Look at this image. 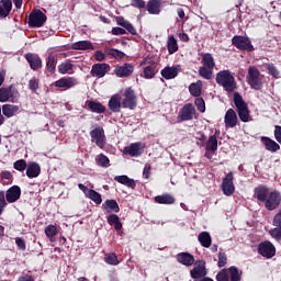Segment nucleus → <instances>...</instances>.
<instances>
[{
  "label": "nucleus",
  "instance_id": "f257e3e1",
  "mask_svg": "<svg viewBox=\"0 0 281 281\" xmlns=\"http://www.w3.org/2000/svg\"><path fill=\"white\" fill-rule=\"evenodd\" d=\"M255 199L260 203H265V207L268 212H273V210L280 207L281 192L278 190L269 191V187L261 186L255 188Z\"/></svg>",
  "mask_w": 281,
  "mask_h": 281
},
{
  "label": "nucleus",
  "instance_id": "f03ea898",
  "mask_svg": "<svg viewBox=\"0 0 281 281\" xmlns=\"http://www.w3.org/2000/svg\"><path fill=\"white\" fill-rule=\"evenodd\" d=\"M215 80L220 87H223V89L227 91V93H234L237 89L236 78H234V75H232V71L229 70L218 71Z\"/></svg>",
  "mask_w": 281,
  "mask_h": 281
},
{
  "label": "nucleus",
  "instance_id": "7ed1b4c3",
  "mask_svg": "<svg viewBox=\"0 0 281 281\" xmlns=\"http://www.w3.org/2000/svg\"><path fill=\"white\" fill-rule=\"evenodd\" d=\"M233 101L237 110L238 117L241 122H251V114L249 112V105H247V102L243 99V95L240 93L235 92L233 95Z\"/></svg>",
  "mask_w": 281,
  "mask_h": 281
},
{
  "label": "nucleus",
  "instance_id": "20e7f679",
  "mask_svg": "<svg viewBox=\"0 0 281 281\" xmlns=\"http://www.w3.org/2000/svg\"><path fill=\"white\" fill-rule=\"evenodd\" d=\"M265 78V75L260 74V70L256 68V66H250L248 68V75L246 77V80L250 88H252L255 91H260L262 87L265 86V82L262 81Z\"/></svg>",
  "mask_w": 281,
  "mask_h": 281
},
{
  "label": "nucleus",
  "instance_id": "39448f33",
  "mask_svg": "<svg viewBox=\"0 0 281 281\" xmlns=\"http://www.w3.org/2000/svg\"><path fill=\"white\" fill-rule=\"evenodd\" d=\"M132 7L138 10L146 8L148 14H160L161 13V0H149L146 4L144 0H132Z\"/></svg>",
  "mask_w": 281,
  "mask_h": 281
},
{
  "label": "nucleus",
  "instance_id": "423d86ee",
  "mask_svg": "<svg viewBox=\"0 0 281 281\" xmlns=\"http://www.w3.org/2000/svg\"><path fill=\"white\" fill-rule=\"evenodd\" d=\"M121 103L123 109H130V111H135V109H137V94H135L133 88L130 87L124 90Z\"/></svg>",
  "mask_w": 281,
  "mask_h": 281
},
{
  "label": "nucleus",
  "instance_id": "0eeeda50",
  "mask_svg": "<svg viewBox=\"0 0 281 281\" xmlns=\"http://www.w3.org/2000/svg\"><path fill=\"white\" fill-rule=\"evenodd\" d=\"M232 45L236 47V49H240V52H254V44H251V40L244 35H235L232 38Z\"/></svg>",
  "mask_w": 281,
  "mask_h": 281
},
{
  "label": "nucleus",
  "instance_id": "6e6552de",
  "mask_svg": "<svg viewBox=\"0 0 281 281\" xmlns=\"http://www.w3.org/2000/svg\"><path fill=\"white\" fill-rule=\"evenodd\" d=\"M194 115H196V108L192 103H186L179 111L177 121L181 122H190L194 120Z\"/></svg>",
  "mask_w": 281,
  "mask_h": 281
},
{
  "label": "nucleus",
  "instance_id": "1a4fd4ad",
  "mask_svg": "<svg viewBox=\"0 0 281 281\" xmlns=\"http://www.w3.org/2000/svg\"><path fill=\"white\" fill-rule=\"evenodd\" d=\"M47 22V15L40 9L33 10L29 15V27H43Z\"/></svg>",
  "mask_w": 281,
  "mask_h": 281
},
{
  "label": "nucleus",
  "instance_id": "9d476101",
  "mask_svg": "<svg viewBox=\"0 0 281 281\" xmlns=\"http://www.w3.org/2000/svg\"><path fill=\"white\" fill-rule=\"evenodd\" d=\"M13 3L18 10L23 7V0H13ZM12 12V0H0V19H7Z\"/></svg>",
  "mask_w": 281,
  "mask_h": 281
},
{
  "label": "nucleus",
  "instance_id": "9b49d317",
  "mask_svg": "<svg viewBox=\"0 0 281 281\" xmlns=\"http://www.w3.org/2000/svg\"><path fill=\"white\" fill-rule=\"evenodd\" d=\"M91 142L98 146V148H104L106 146V135L104 134V127L98 126L90 131Z\"/></svg>",
  "mask_w": 281,
  "mask_h": 281
},
{
  "label": "nucleus",
  "instance_id": "f8f14e48",
  "mask_svg": "<svg viewBox=\"0 0 281 281\" xmlns=\"http://www.w3.org/2000/svg\"><path fill=\"white\" fill-rule=\"evenodd\" d=\"M257 251L262 258L271 259L276 256V246L271 241L265 240L258 245Z\"/></svg>",
  "mask_w": 281,
  "mask_h": 281
},
{
  "label": "nucleus",
  "instance_id": "ddd939ff",
  "mask_svg": "<svg viewBox=\"0 0 281 281\" xmlns=\"http://www.w3.org/2000/svg\"><path fill=\"white\" fill-rule=\"evenodd\" d=\"M221 188L225 196H232V194H234V192L236 191V187H234V172L229 171L225 175L222 180Z\"/></svg>",
  "mask_w": 281,
  "mask_h": 281
},
{
  "label": "nucleus",
  "instance_id": "4468645a",
  "mask_svg": "<svg viewBox=\"0 0 281 281\" xmlns=\"http://www.w3.org/2000/svg\"><path fill=\"white\" fill-rule=\"evenodd\" d=\"M193 269L190 270V276L192 280H201L207 276V268H205V260L194 261Z\"/></svg>",
  "mask_w": 281,
  "mask_h": 281
},
{
  "label": "nucleus",
  "instance_id": "2eb2a0df",
  "mask_svg": "<svg viewBox=\"0 0 281 281\" xmlns=\"http://www.w3.org/2000/svg\"><path fill=\"white\" fill-rule=\"evenodd\" d=\"M135 71V66L133 64L125 63L123 65H116L114 74L117 78H131Z\"/></svg>",
  "mask_w": 281,
  "mask_h": 281
},
{
  "label": "nucleus",
  "instance_id": "dca6fc26",
  "mask_svg": "<svg viewBox=\"0 0 281 281\" xmlns=\"http://www.w3.org/2000/svg\"><path fill=\"white\" fill-rule=\"evenodd\" d=\"M19 93L14 86H9L5 88H0V102H16V95Z\"/></svg>",
  "mask_w": 281,
  "mask_h": 281
},
{
  "label": "nucleus",
  "instance_id": "f3484780",
  "mask_svg": "<svg viewBox=\"0 0 281 281\" xmlns=\"http://www.w3.org/2000/svg\"><path fill=\"white\" fill-rule=\"evenodd\" d=\"M111 71V65L103 63V64H94L91 68V77L92 78H104L106 74Z\"/></svg>",
  "mask_w": 281,
  "mask_h": 281
},
{
  "label": "nucleus",
  "instance_id": "a211bd4d",
  "mask_svg": "<svg viewBox=\"0 0 281 281\" xmlns=\"http://www.w3.org/2000/svg\"><path fill=\"white\" fill-rule=\"evenodd\" d=\"M272 225L274 228L269 231L270 236H272L274 240H281V210L274 215Z\"/></svg>",
  "mask_w": 281,
  "mask_h": 281
},
{
  "label": "nucleus",
  "instance_id": "6ab92c4d",
  "mask_svg": "<svg viewBox=\"0 0 281 281\" xmlns=\"http://www.w3.org/2000/svg\"><path fill=\"white\" fill-rule=\"evenodd\" d=\"M24 57L33 71H38V69L43 67V60L41 59V56L34 53H27L24 55Z\"/></svg>",
  "mask_w": 281,
  "mask_h": 281
},
{
  "label": "nucleus",
  "instance_id": "aec40b11",
  "mask_svg": "<svg viewBox=\"0 0 281 281\" xmlns=\"http://www.w3.org/2000/svg\"><path fill=\"white\" fill-rule=\"evenodd\" d=\"M224 124L226 128H235L238 125V115L234 109H228L224 116Z\"/></svg>",
  "mask_w": 281,
  "mask_h": 281
},
{
  "label": "nucleus",
  "instance_id": "412c9836",
  "mask_svg": "<svg viewBox=\"0 0 281 281\" xmlns=\"http://www.w3.org/2000/svg\"><path fill=\"white\" fill-rule=\"evenodd\" d=\"M7 202L9 203H16L19 199H21V187L19 186H12L7 190L4 193Z\"/></svg>",
  "mask_w": 281,
  "mask_h": 281
},
{
  "label": "nucleus",
  "instance_id": "4be33fe9",
  "mask_svg": "<svg viewBox=\"0 0 281 281\" xmlns=\"http://www.w3.org/2000/svg\"><path fill=\"white\" fill-rule=\"evenodd\" d=\"M176 260L184 267H192L195 262L194 255L190 252H179L176 255Z\"/></svg>",
  "mask_w": 281,
  "mask_h": 281
},
{
  "label": "nucleus",
  "instance_id": "5701e85b",
  "mask_svg": "<svg viewBox=\"0 0 281 281\" xmlns=\"http://www.w3.org/2000/svg\"><path fill=\"white\" fill-rule=\"evenodd\" d=\"M124 155H130V157H139L144 149L142 147V143H132L130 146L124 147Z\"/></svg>",
  "mask_w": 281,
  "mask_h": 281
},
{
  "label": "nucleus",
  "instance_id": "b1692460",
  "mask_svg": "<svg viewBox=\"0 0 281 281\" xmlns=\"http://www.w3.org/2000/svg\"><path fill=\"white\" fill-rule=\"evenodd\" d=\"M108 109L112 113H120L122 111V97L120 94H113L108 102Z\"/></svg>",
  "mask_w": 281,
  "mask_h": 281
},
{
  "label": "nucleus",
  "instance_id": "393cba45",
  "mask_svg": "<svg viewBox=\"0 0 281 281\" xmlns=\"http://www.w3.org/2000/svg\"><path fill=\"white\" fill-rule=\"evenodd\" d=\"M157 61L151 59L147 61V66L143 70L144 78H146V80H150L157 75Z\"/></svg>",
  "mask_w": 281,
  "mask_h": 281
},
{
  "label": "nucleus",
  "instance_id": "a878e982",
  "mask_svg": "<svg viewBox=\"0 0 281 281\" xmlns=\"http://www.w3.org/2000/svg\"><path fill=\"white\" fill-rule=\"evenodd\" d=\"M41 175V165L38 162H29L26 166V177L29 179H36Z\"/></svg>",
  "mask_w": 281,
  "mask_h": 281
},
{
  "label": "nucleus",
  "instance_id": "bb28decb",
  "mask_svg": "<svg viewBox=\"0 0 281 281\" xmlns=\"http://www.w3.org/2000/svg\"><path fill=\"white\" fill-rule=\"evenodd\" d=\"M261 143L263 144L265 148L269 153H278V150H280V144H278L276 140L271 139L270 137L262 136Z\"/></svg>",
  "mask_w": 281,
  "mask_h": 281
},
{
  "label": "nucleus",
  "instance_id": "cd10ccee",
  "mask_svg": "<svg viewBox=\"0 0 281 281\" xmlns=\"http://www.w3.org/2000/svg\"><path fill=\"white\" fill-rule=\"evenodd\" d=\"M55 87L59 89H71V87H76V79L74 77H63L55 81Z\"/></svg>",
  "mask_w": 281,
  "mask_h": 281
},
{
  "label": "nucleus",
  "instance_id": "c85d7f7f",
  "mask_svg": "<svg viewBox=\"0 0 281 281\" xmlns=\"http://www.w3.org/2000/svg\"><path fill=\"white\" fill-rule=\"evenodd\" d=\"M116 23L121 27H124V30H126V32H128V34H132V36H136L137 29H135V26H133V24H131V22L126 21L124 19V16H116Z\"/></svg>",
  "mask_w": 281,
  "mask_h": 281
},
{
  "label": "nucleus",
  "instance_id": "c756f323",
  "mask_svg": "<svg viewBox=\"0 0 281 281\" xmlns=\"http://www.w3.org/2000/svg\"><path fill=\"white\" fill-rule=\"evenodd\" d=\"M19 105H14V104H10V103H7V104H3L1 106V111H2V115L3 117H14V115H16V113H19Z\"/></svg>",
  "mask_w": 281,
  "mask_h": 281
},
{
  "label": "nucleus",
  "instance_id": "7c9ffc66",
  "mask_svg": "<svg viewBox=\"0 0 281 281\" xmlns=\"http://www.w3.org/2000/svg\"><path fill=\"white\" fill-rule=\"evenodd\" d=\"M155 203H158L159 205H172L177 201L175 196H172L169 193H164L161 195H156L154 198Z\"/></svg>",
  "mask_w": 281,
  "mask_h": 281
},
{
  "label": "nucleus",
  "instance_id": "2f4dec72",
  "mask_svg": "<svg viewBox=\"0 0 281 281\" xmlns=\"http://www.w3.org/2000/svg\"><path fill=\"white\" fill-rule=\"evenodd\" d=\"M114 181L121 183V186H126V188H131L132 190H135V188H137V183L135 182V180L128 178V176L126 175L114 177Z\"/></svg>",
  "mask_w": 281,
  "mask_h": 281
},
{
  "label": "nucleus",
  "instance_id": "473e14b6",
  "mask_svg": "<svg viewBox=\"0 0 281 281\" xmlns=\"http://www.w3.org/2000/svg\"><path fill=\"white\" fill-rule=\"evenodd\" d=\"M86 105L92 113H106V106H104V104L101 102H95L93 100L86 101Z\"/></svg>",
  "mask_w": 281,
  "mask_h": 281
},
{
  "label": "nucleus",
  "instance_id": "72a5a7b5",
  "mask_svg": "<svg viewBox=\"0 0 281 281\" xmlns=\"http://www.w3.org/2000/svg\"><path fill=\"white\" fill-rule=\"evenodd\" d=\"M189 92L193 98H201L203 93V81L198 80L189 86Z\"/></svg>",
  "mask_w": 281,
  "mask_h": 281
},
{
  "label": "nucleus",
  "instance_id": "f704fd0d",
  "mask_svg": "<svg viewBox=\"0 0 281 281\" xmlns=\"http://www.w3.org/2000/svg\"><path fill=\"white\" fill-rule=\"evenodd\" d=\"M160 74L165 80H172L179 76V69H177V67L167 66L160 71Z\"/></svg>",
  "mask_w": 281,
  "mask_h": 281
},
{
  "label": "nucleus",
  "instance_id": "c9c22d12",
  "mask_svg": "<svg viewBox=\"0 0 281 281\" xmlns=\"http://www.w3.org/2000/svg\"><path fill=\"white\" fill-rule=\"evenodd\" d=\"M102 210L108 214H111V212L117 214L120 212V204H117V201L115 200H105V203L102 204Z\"/></svg>",
  "mask_w": 281,
  "mask_h": 281
},
{
  "label": "nucleus",
  "instance_id": "e433bc0d",
  "mask_svg": "<svg viewBox=\"0 0 281 281\" xmlns=\"http://www.w3.org/2000/svg\"><path fill=\"white\" fill-rule=\"evenodd\" d=\"M71 49H76V50H87V49H95V46H93V43H91V41H79L76 42L71 45Z\"/></svg>",
  "mask_w": 281,
  "mask_h": 281
},
{
  "label": "nucleus",
  "instance_id": "4c0bfd02",
  "mask_svg": "<svg viewBox=\"0 0 281 281\" xmlns=\"http://www.w3.org/2000/svg\"><path fill=\"white\" fill-rule=\"evenodd\" d=\"M198 240L202 247L210 249L212 247V236L207 232H202L198 236Z\"/></svg>",
  "mask_w": 281,
  "mask_h": 281
},
{
  "label": "nucleus",
  "instance_id": "58836bf2",
  "mask_svg": "<svg viewBox=\"0 0 281 281\" xmlns=\"http://www.w3.org/2000/svg\"><path fill=\"white\" fill-rule=\"evenodd\" d=\"M56 65H58V59H56L54 54H49L46 58V71H48L50 76L56 74Z\"/></svg>",
  "mask_w": 281,
  "mask_h": 281
},
{
  "label": "nucleus",
  "instance_id": "ea45409f",
  "mask_svg": "<svg viewBox=\"0 0 281 281\" xmlns=\"http://www.w3.org/2000/svg\"><path fill=\"white\" fill-rule=\"evenodd\" d=\"M243 280V272L238 270V267L231 266L228 268V281H240Z\"/></svg>",
  "mask_w": 281,
  "mask_h": 281
},
{
  "label": "nucleus",
  "instance_id": "a19ab883",
  "mask_svg": "<svg viewBox=\"0 0 281 281\" xmlns=\"http://www.w3.org/2000/svg\"><path fill=\"white\" fill-rule=\"evenodd\" d=\"M205 149L211 153H216V150H218V138L216 135H211L209 137Z\"/></svg>",
  "mask_w": 281,
  "mask_h": 281
},
{
  "label": "nucleus",
  "instance_id": "79ce46f5",
  "mask_svg": "<svg viewBox=\"0 0 281 281\" xmlns=\"http://www.w3.org/2000/svg\"><path fill=\"white\" fill-rule=\"evenodd\" d=\"M106 221H108L109 225L114 226V229L116 232H120V229H122V222L120 221V216H117L116 214L108 215Z\"/></svg>",
  "mask_w": 281,
  "mask_h": 281
},
{
  "label": "nucleus",
  "instance_id": "37998d69",
  "mask_svg": "<svg viewBox=\"0 0 281 281\" xmlns=\"http://www.w3.org/2000/svg\"><path fill=\"white\" fill-rule=\"evenodd\" d=\"M167 49L169 54H176V52H179V44L177 43L175 35L169 36L167 42Z\"/></svg>",
  "mask_w": 281,
  "mask_h": 281
},
{
  "label": "nucleus",
  "instance_id": "c03bdc74",
  "mask_svg": "<svg viewBox=\"0 0 281 281\" xmlns=\"http://www.w3.org/2000/svg\"><path fill=\"white\" fill-rule=\"evenodd\" d=\"M202 64V67H206L209 69H214V67H216V63H214V56H212L210 53L203 55Z\"/></svg>",
  "mask_w": 281,
  "mask_h": 281
},
{
  "label": "nucleus",
  "instance_id": "a18cd8bd",
  "mask_svg": "<svg viewBox=\"0 0 281 281\" xmlns=\"http://www.w3.org/2000/svg\"><path fill=\"white\" fill-rule=\"evenodd\" d=\"M214 75V68H207L202 66L199 68V76L204 78V80H212V76Z\"/></svg>",
  "mask_w": 281,
  "mask_h": 281
},
{
  "label": "nucleus",
  "instance_id": "49530a36",
  "mask_svg": "<svg viewBox=\"0 0 281 281\" xmlns=\"http://www.w3.org/2000/svg\"><path fill=\"white\" fill-rule=\"evenodd\" d=\"M87 199H90V201H93L95 205H100L102 203V194H100L98 191L91 189L88 192V195H86Z\"/></svg>",
  "mask_w": 281,
  "mask_h": 281
},
{
  "label": "nucleus",
  "instance_id": "de8ad7c7",
  "mask_svg": "<svg viewBox=\"0 0 281 281\" xmlns=\"http://www.w3.org/2000/svg\"><path fill=\"white\" fill-rule=\"evenodd\" d=\"M44 232H45L47 238H49L50 243H54V238H56V236H58V228H56V226H54L52 224L46 226Z\"/></svg>",
  "mask_w": 281,
  "mask_h": 281
},
{
  "label": "nucleus",
  "instance_id": "09e8293b",
  "mask_svg": "<svg viewBox=\"0 0 281 281\" xmlns=\"http://www.w3.org/2000/svg\"><path fill=\"white\" fill-rule=\"evenodd\" d=\"M104 262H106V265H112L113 267L120 265V260H117V255H115V252L105 254Z\"/></svg>",
  "mask_w": 281,
  "mask_h": 281
},
{
  "label": "nucleus",
  "instance_id": "8fccbe9b",
  "mask_svg": "<svg viewBox=\"0 0 281 281\" xmlns=\"http://www.w3.org/2000/svg\"><path fill=\"white\" fill-rule=\"evenodd\" d=\"M41 87V79L33 77L29 80V89L32 93H36Z\"/></svg>",
  "mask_w": 281,
  "mask_h": 281
},
{
  "label": "nucleus",
  "instance_id": "3c124183",
  "mask_svg": "<svg viewBox=\"0 0 281 281\" xmlns=\"http://www.w3.org/2000/svg\"><path fill=\"white\" fill-rule=\"evenodd\" d=\"M266 69L272 78H280V70H278V67L273 63L266 64Z\"/></svg>",
  "mask_w": 281,
  "mask_h": 281
},
{
  "label": "nucleus",
  "instance_id": "603ef678",
  "mask_svg": "<svg viewBox=\"0 0 281 281\" xmlns=\"http://www.w3.org/2000/svg\"><path fill=\"white\" fill-rule=\"evenodd\" d=\"M216 281H229V271L228 268H224L217 272L215 276Z\"/></svg>",
  "mask_w": 281,
  "mask_h": 281
},
{
  "label": "nucleus",
  "instance_id": "864d4df0",
  "mask_svg": "<svg viewBox=\"0 0 281 281\" xmlns=\"http://www.w3.org/2000/svg\"><path fill=\"white\" fill-rule=\"evenodd\" d=\"M97 164L98 166H101V168H109L111 166V160L109 157L104 156V154H100Z\"/></svg>",
  "mask_w": 281,
  "mask_h": 281
},
{
  "label": "nucleus",
  "instance_id": "5fc2aeb1",
  "mask_svg": "<svg viewBox=\"0 0 281 281\" xmlns=\"http://www.w3.org/2000/svg\"><path fill=\"white\" fill-rule=\"evenodd\" d=\"M71 69H74V64H71V61H64L58 66V71L61 75L67 74L68 71H71Z\"/></svg>",
  "mask_w": 281,
  "mask_h": 281
},
{
  "label": "nucleus",
  "instance_id": "6e6d98bb",
  "mask_svg": "<svg viewBox=\"0 0 281 281\" xmlns=\"http://www.w3.org/2000/svg\"><path fill=\"white\" fill-rule=\"evenodd\" d=\"M13 168L19 172H23L27 169V161H25V159H19L13 164Z\"/></svg>",
  "mask_w": 281,
  "mask_h": 281
},
{
  "label": "nucleus",
  "instance_id": "4d7b16f0",
  "mask_svg": "<svg viewBox=\"0 0 281 281\" xmlns=\"http://www.w3.org/2000/svg\"><path fill=\"white\" fill-rule=\"evenodd\" d=\"M226 265H227V254H225V251H220L217 267L220 269H223V267H225Z\"/></svg>",
  "mask_w": 281,
  "mask_h": 281
},
{
  "label": "nucleus",
  "instance_id": "13d9d810",
  "mask_svg": "<svg viewBox=\"0 0 281 281\" xmlns=\"http://www.w3.org/2000/svg\"><path fill=\"white\" fill-rule=\"evenodd\" d=\"M7 206H8V200L5 199V191L0 190V216L1 214H3Z\"/></svg>",
  "mask_w": 281,
  "mask_h": 281
},
{
  "label": "nucleus",
  "instance_id": "bf43d9fd",
  "mask_svg": "<svg viewBox=\"0 0 281 281\" xmlns=\"http://www.w3.org/2000/svg\"><path fill=\"white\" fill-rule=\"evenodd\" d=\"M194 104L200 113H205V100L203 98H196Z\"/></svg>",
  "mask_w": 281,
  "mask_h": 281
},
{
  "label": "nucleus",
  "instance_id": "052dcab7",
  "mask_svg": "<svg viewBox=\"0 0 281 281\" xmlns=\"http://www.w3.org/2000/svg\"><path fill=\"white\" fill-rule=\"evenodd\" d=\"M93 56L94 60H97L98 63H104V60H106L104 52L102 50H95Z\"/></svg>",
  "mask_w": 281,
  "mask_h": 281
},
{
  "label": "nucleus",
  "instance_id": "680f3d73",
  "mask_svg": "<svg viewBox=\"0 0 281 281\" xmlns=\"http://www.w3.org/2000/svg\"><path fill=\"white\" fill-rule=\"evenodd\" d=\"M124 56H126V54H124V52L114 48L112 52V58H114L115 60H122V58H124Z\"/></svg>",
  "mask_w": 281,
  "mask_h": 281
},
{
  "label": "nucleus",
  "instance_id": "e2e57ef3",
  "mask_svg": "<svg viewBox=\"0 0 281 281\" xmlns=\"http://www.w3.org/2000/svg\"><path fill=\"white\" fill-rule=\"evenodd\" d=\"M15 245L16 247H19V249H21L22 251H25V249H27V246L25 245V239L21 238V237H16L15 238Z\"/></svg>",
  "mask_w": 281,
  "mask_h": 281
},
{
  "label": "nucleus",
  "instance_id": "0e129e2a",
  "mask_svg": "<svg viewBox=\"0 0 281 281\" xmlns=\"http://www.w3.org/2000/svg\"><path fill=\"white\" fill-rule=\"evenodd\" d=\"M112 34L113 36H123V34H126V29L120 26L112 27Z\"/></svg>",
  "mask_w": 281,
  "mask_h": 281
},
{
  "label": "nucleus",
  "instance_id": "69168bd1",
  "mask_svg": "<svg viewBox=\"0 0 281 281\" xmlns=\"http://www.w3.org/2000/svg\"><path fill=\"white\" fill-rule=\"evenodd\" d=\"M274 139H277L278 144H281V126H274Z\"/></svg>",
  "mask_w": 281,
  "mask_h": 281
},
{
  "label": "nucleus",
  "instance_id": "338daca9",
  "mask_svg": "<svg viewBox=\"0 0 281 281\" xmlns=\"http://www.w3.org/2000/svg\"><path fill=\"white\" fill-rule=\"evenodd\" d=\"M18 281H36L32 274H22L18 278Z\"/></svg>",
  "mask_w": 281,
  "mask_h": 281
},
{
  "label": "nucleus",
  "instance_id": "774afa93",
  "mask_svg": "<svg viewBox=\"0 0 281 281\" xmlns=\"http://www.w3.org/2000/svg\"><path fill=\"white\" fill-rule=\"evenodd\" d=\"M150 170H151L150 165H146V166L144 167V170H143V177H144V179H150Z\"/></svg>",
  "mask_w": 281,
  "mask_h": 281
}]
</instances>
